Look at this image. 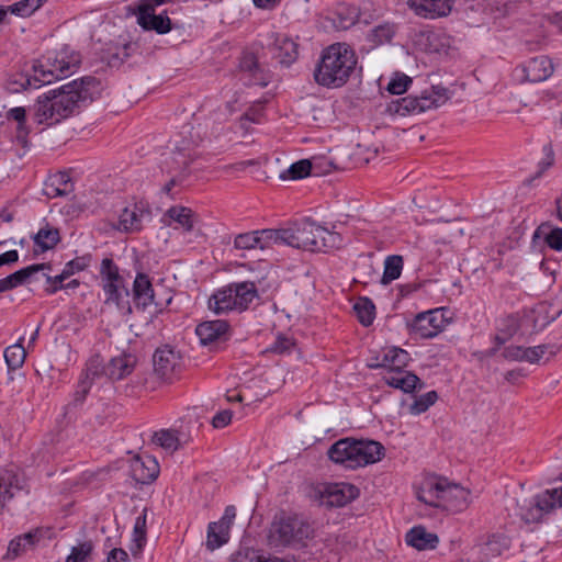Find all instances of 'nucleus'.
Instances as JSON below:
<instances>
[{
    "instance_id": "1",
    "label": "nucleus",
    "mask_w": 562,
    "mask_h": 562,
    "mask_svg": "<svg viewBox=\"0 0 562 562\" xmlns=\"http://www.w3.org/2000/svg\"><path fill=\"white\" fill-rule=\"evenodd\" d=\"M101 90V81L95 77L72 80L59 89L38 95L34 104V119L38 124L59 123L71 115L80 102L92 101L99 97Z\"/></svg>"
},
{
    "instance_id": "2",
    "label": "nucleus",
    "mask_w": 562,
    "mask_h": 562,
    "mask_svg": "<svg viewBox=\"0 0 562 562\" xmlns=\"http://www.w3.org/2000/svg\"><path fill=\"white\" fill-rule=\"evenodd\" d=\"M358 57L346 43H334L323 49L314 69L315 81L325 88L345 86L356 70Z\"/></svg>"
},
{
    "instance_id": "3",
    "label": "nucleus",
    "mask_w": 562,
    "mask_h": 562,
    "mask_svg": "<svg viewBox=\"0 0 562 562\" xmlns=\"http://www.w3.org/2000/svg\"><path fill=\"white\" fill-rule=\"evenodd\" d=\"M417 499L428 506L459 513L471 503V492L445 477L425 479L416 490Z\"/></svg>"
},
{
    "instance_id": "4",
    "label": "nucleus",
    "mask_w": 562,
    "mask_h": 562,
    "mask_svg": "<svg viewBox=\"0 0 562 562\" xmlns=\"http://www.w3.org/2000/svg\"><path fill=\"white\" fill-rule=\"evenodd\" d=\"M328 458L347 469H357L375 463L384 456V447L373 440L344 438L328 449Z\"/></svg>"
},
{
    "instance_id": "5",
    "label": "nucleus",
    "mask_w": 562,
    "mask_h": 562,
    "mask_svg": "<svg viewBox=\"0 0 562 562\" xmlns=\"http://www.w3.org/2000/svg\"><path fill=\"white\" fill-rule=\"evenodd\" d=\"M342 243L340 234L328 231L312 221H303L292 227L291 247L310 251H328L339 248Z\"/></svg>"
},
{
    "instance_id": "6",
    "label": "nucleus",
    "mask_w": 562,
    "mask_h": 562,
    "mask_svg": "<svg viewBox=\"0 0 562 562\" xmlns=\"http://www.w3.org/2000/svg\"><path fill=\"white\" fill-rule=\"evenodd\" d=\"M80 58L76 53H69L61 49L53 54H47L36 61L33 66V80L42 85H49L55 80H60L72 75L79 67ZM37 88V86H34Z\"/></svg>"
},
{
    "instance_id": "7",
    "label": "nucleus",
    "mask_w": 562,
    "mask_h": 562,
    "mask_svg": "<svg viewBox=\"0 0 562 562\" xmlns=\"http://www.w3.org/2000/svg\"><path fill=\"white\" fill-rule=\"evenodd\" d=\"M257 296V286L254 282L231 283L211 295L209 308L215 314H223L229 311L243 312L248 308L249 304Z\"/></svg>"
},
{
    "instance_id": "8",
    "label": "nucleus",
    "mask_w": 562,
    "mask_h": 562,
    "mask_svg": "<svg viewBox=\"0 0 562 562\" xmlns=\"http://www.w3.org/2000/svg\"><path fill=\"white\" fill-rule=\"evenodd\" d=\"M562 507V486L548 488L530 498L517 502V515L526 524H538L542 519Z\"/></svg>"
},
{
    "instance_id": "9",
    "label": "nucleus",
    "mask_w": 562,
    "mask_h": 562,
    "mask_svg": "<svg viewBox=\"0 0 562 562\" xmlns=\"http://www.w3.org/2000/svg\"><path fill=\"white\" fill-rule=\"evenodd\" d=\"M449 100L448 91L440 86H432L424 90L420 95H407L393 102L391 110L396 114L406 116L424 113L437 109Z\"/></svg>"
},
{
    "instance_id": "10",
    "label": "nucleus",
    "mask_w": 562,
    "mask_h": 562,
    "mask_svg": "<svg viewBox=\"0 0 562 562\" xmlns=\"http://www.w3.org/2000/svg\"><path fill=\"white\" fill-rule=\"evenodd\" d=\"M101 286L105 294V304H115L120 307L121 300L128 297L130 291L117 265L111 258H104L100 267Z\"/></svg>"
},
{
    "instance_id": "11",
    "label": "nucleus",
    "mask_w": 562,
    "mask_h": 562,
    "mask_svg": "<svg viewBox=\"0 0 562 562\" xmlns=\"http://www.w3.org/2000/svg\"><path fill=\"white\" fill-rule=\"evenodd\" d=\"M311 525L297 516H288L273 524L271 539L279 546L299 543L311 538Z\"/></svg>"
},
{
    "instance_id": "12",
    "label": "nucleus",
    "mask_w": 562,
    "mask_h": 562,
    "mask_svg": "<svg viewBox=\"0 0 562 562\" xmlns=\"http://www.w3.org/2000/svg\"><path fill=\"white\" fill-rule=\"evenodd\" d=\"M316 498L327 507H342L359 496V488L350 483L325 484L317 488Z\"/></svg>"
},
{
    "instance_id": "13",
    "label": "nucleus",
    "mask_w": 562,
    "mask_h": 562,
    "mask_svg": "<svg viewBox=\"0 0 562 562\" xmlns=\"http://www.w3.org/2000/svg\"><path fill=\"white\" fill-rule=\"evenodd\" d=\"M155 373L166 381H171L182 369V357L175 348L165 345L156 349L153 356Z\"/></svg>"
},
{
    "instance_id": "14",
    "label": "nucleus",
    "mask_w": 562,
    "mask_h": 562,
    "mask_svg": "<svg viewBox=\"0 0 562 562\" xmlns=\"http://www.w3.org/2000/svg\"><path fill=\"white\" fill-rule=\"evenodd\" d=\"M447 325L441 310H430L419 313L409 324L411 333L422 339L436 337Z\"/></svg>"
},
{
    "instance_id": "15",
    "label": "nucleus",
    "mask_w": 562,
    "mask_h": 562,
    "mask_svg": "<svg viewBox=\"0 0 562 562\" xmlns=\"http://www.w3.org/2000/svg\"><path fill=\"white\" fill-rule=\"evenodd\" d=\"M236 517V508L229 505L218 521L209 524L206 548L211 551L218 549L229 540V531Z\"/></svg>"
},
{
    "instance_id": "16",
    "label": "nucleus",
    "mask_w": 562,
    "mask_h": 562,
    "mask_svg": "<svg viewBox=\"0 0 562 562\" xmlns=\"http://www.w3.org/2000/svg\"><path fill=\"white\" fill-rule=\"evenodd\" d=\"M22 488L23 476L16 467L0 469V514Z\"/></svg>"
},
{
    "instance_id": "17",
    "label": "nucleus",
    "mask_w": 562,
    "mask_h": 562,
    "mask_svg": "<svg viewBox=\"0 0 562 562\" xmlns=\"http://www.w3.org/2000/svg\"><path fill=\"white\" fill-rule=\"evenodd\" d=\"M150 216L149 209L143 203H133L122 210L119 216V229L125 233L138 232L143 221Z\"/></svg>"
},
{
    "instance_id": "18",
    "label": "nucleus",
    "mask_w": 562,
    "mask_h": 562,
    "mask_svg": "<svg viewBox=\"0 0 562 562\" xmlns=\"http://www.w3.org/2000/svg\"><path fill=\"white\" fill-rule=\"evenodd\" d=\"M131 475L140 484H149L155 481L159 474V464L150 456H136L131 460Z\"/></svg>"
},
{
    "instance_id": "19",
    "label": "nucleus",
    "mask_w": 562,
    "mask_h": 562,
    "mask_svg": "<svg viewBox=\"0 0 562 562\" xmlns=\"http://www.w3.org/2000/svg\"><path fill=\"white\" fill-rule=\"evenodd\" d=\"M229 324L224 319L205 321L195 328L202 345H210L216 341L226 340L229 336Z\"/></svg>"
},
{
    "instance_id": "20",
    "label": "nucleus",
    "mask_w": 562,
    "mask_h": 562,
    "mask_svg": "<svg viewBox=\"0 0 562 562\" xmlns=\"http://www.w3.org/2000/svg\"><path fill=\"white\" fill-rule=\"evenodd\" d=\"M525 80L529 82H542L549 79L553 71L554 66L552 60L544 55L530 58L522 66Z\"/></svg>"
},
{
    "instance_id": "21",
    "label": "nucleus",
    "mask_w": 562,
    "mask_h": 562,
    "mask_svg": "<svg viewBox=\"0 0 562 562\" xmlns=\"http://www.w3.org/2000/svg\"><path fill=\"white\" fill-rule=\"evenodd\" d=\"M409 8L419 16H446L452 9L453 0H408Z\"/></svg>"
},
{
    "instance_id": "22",
    "label": "nucleus",
    "mask_w": 562,
    "mask_h": 562,
    "mask_svg": "<svg viewBox=\"0 0 562 562\" xmlns=\"http://www.w3.org/2000/svg\"><path fill=\"white\" fill-rule=\"evenodd\" d=\"M328 166L327 169L317 170L318 161H311L310 159H301L294 164H292L286 170L281 172L280 178L282 180H299L303 179L307 176H321L323 173H328L333 169L331 161H325Z\"/></svg>"
},
{
    "instance_id": "23",
    "label": "nucleus",
    "mask_w": 562,
    "mask_h": 562,
    "mask_svg": "<svg viewBox=\"0 0 562 562\" xmlns=\"http://www.w3.org/2000/svg\"><path fill=\"white\" fill-rule=\"evenodd\" d=\"M137 363V358L132 353H121L110 360L105 367V374L111 380H122L130 375Z\"/></svg>"
},
{
    "instance_id": "24",
    "label": "nucleus",
    "mask_w": 562,
    "mask_h": 562,
    "mask_svg": "<svg viewBox=\"0 0 562 562\" xmlns=\"http://www.w3.org/2000/svg\"><path fill=\"white\" fill-rule=\"evenodd\" d=\"M45 269H50L49 263H35L22 268L8 277L0 279V293L18 288L19 285L24 284L27 280L34 276L35 273L43 271Z\"/></svg>"
},
{
    "instance_id": "25",
    "label": "nucleus",
    "mask_w": 562,
    "mask_h": 562,
    "mask_svg": "<svg viewBox=\"0 0 562 562\" xmlns=\"http://www.w3.org/2000/svg\"><path fill=\"white\" fill-rule=\"evenodd\" d=\"M45 535V530L36 528L26 533H23L10 541L8 547V555L16 558L30 549H33Z\"/></svg>"
},
{
    "instance_id": "26",
    "label": "nucleus",
    "mask_w": 562,
    "mask_h": 562,
    "mask_svg": "<svg viewBox=\"0 0 562 562\" xmlns=\"http://www.w3.org/2000/svg\"><path fill=\"white\" fill-rule=\"evenodd\" d=\"M405 541L408 546L417 550H432L438 543V536L434 532L427 531L424 526H415L409 529L405 536Z\"/></svg>"
},
{
    "instance_id": "27",
    "label": "nucleus",
    "mask_w": 562,
    "mask_h": 562,
    "mask_svg": "<svg viewBox=\"0 0 562 562\" xmlns=\"http://www.w3.org/2000/svg\"><path fill=\"white\" fill-rule=\"evenodd\" d=\"M383 381L395 389L402 390L405 393L413 392L417 386L422 389L423 384L420 379L408 371H387L383 375Z\"/></svg>"
},
{
    "instance_id": "28",
    "label": "nucleus",
    "mask_w": 562,
    "mask_h": 562,
    "mask_svg": "<svg viewBox=\"0 0 562 562\" xmlns=\"http://www.w3.org/2000/svg\"><path fill=\"white\" fill-rule=\"evenodd\" d=\"M132 292L137 307L145 310L154 303L155 294L153 284L146 273L139 272L136 274Z\"/></svg>"
},
{
    "instance_id": "29",
    "label": "nucleus",
    "mask_w": 562,
    "mask_h": 562,
    "mask_svg": "<svg viewBox=\"0 0 562 562\" xmlns=\"http://www.w3.org/2000/svg\"><path fill=\"white\" fill-rule=\"evenodd\" d=\"M273 58L289 66L297 58V44L286 36H277L272 46Z\"/></svg>"
},
{
    "instance_id": "30",
    "label": "nucleus",
    "mask_w": 562,
    "mask_h": 562,
    "mask_svg": "<svg viewBox=\"0 0 562 562\" xmlns=\"http://www.w3.org/2000/svg\"><path fill=\"white\" fill-rule=\"evenodd\" d=\"M74 190V186L66 172H58L48 178L44 184V194L49 198L66 196Z\"/></svg>"
},
{
    "instance_id": "31",
    "label": "nucleus",
    "mask_w": 562,
    "mask_h": 562,
    "mask_svg": "<svg viewBox=\"0 0 562 562\" xmlns=\"http://www.w3.org/2000/svg\"><path fill=\"white\" fill-rule=\"evenodd\" d=\"M259 249L270 248L273 245H286L291 247L292 227L280 229H259Z\"/></svg>"
},
{
    "instance_id": "32",
    "label": "nucleus",
    "mask_w": 562,
    "mask_h": 562,
    "mask_svg": "<svg viewBox=\"0 0 562 562\" xmlns=\"http://www.w3.org/2000/svg\"><path fill=\"white\" fill-rule=\"evenodd\" d=\"M409 353L401 348L393 347L384 352L382 362L369 364L370 368H387L389 371H398L407 366Z\"/></svg>"
},
{
    "instance_id": "33",
    "label": "nucleus",
    "mask_w": 562,
    "mask_h": 562,
    "mask_svg": "<svg viewBox=\"0 0 562 562\" xmlns=\"http://www.w3.org/2000/svg\"><path fill=\"white\" fill-rule=\"evenodd\" d=\"M25 117H26V110L23 106L12 108L7 112V119L13 120L16 122L14 139L23 148L29 147V134H30V130L26 126Z\"/></svg>"
},
{
    "instance_id": "34",
    "label": "nucleus",
    "mask_w": 562,
    "mask_h": 562,
    "mask_svg": "<svg viewBox=\"0 0 562 562\" xmlns=\"http://www.w3.org/2000/svg\"><path fill=\"white\" fill-rule=\"evenodd\" d=\"M153 441L168 452L177 451L186 441L183 435L176 429H160L153 436Z\"/></svg>"
},
{
    "instance_id": "35",
    "label": "nucleus",
    "mask_w": 562,
    "mask_h": 562,
    "mask_svg": "<svg viewBox=\"0 0 562 562\" xmlns=\"http://www.w3.org/2000/svg\"><path fill=\"white\" fill-rule=\"evenodd\" d=\"M519 329L518 318L515 315H509L503 321V327L498 329V333L494 337L496 347H494L490 353L494 355L501 346L508 341Z\"/></svg>"
},
{
    "instance_id": "36",
    "label": "nucleus",
    "mask_w": 562,
    "mask_h": 562,
    "mask_svg": "<svg viewBox=\"0 0 562 562\" xmlns=\"http://www.w3.org/2000/svg\"><path fill=\"white\" fill-rule=\"evenodd\" d=\"M23 340L24 338L21 337L18 342L4 350V359L9 370L20 369L25 362L26 351L23 347Z\"/></svg>"
},
{
    "instance_id": "37",
    "label": "nucleus",
    "mask_w": 562,
    "mask_h": 562,
    "mask_svg": "<svg viewBox=\"0 0 562 562\" xmlns=\"http://www.w3.org/2000/svg\"><path fill=\"white\" fill-rule=\"evenodd\" d=\"M509 547V540L502 533L491 535L484 542L482 550L486 558H495L501 555Z\"/></svg>"
},
{
    "instance_id": "38",
    "label": "nucleus",
    "mask_w": 562,
    "mask_h": 562,
    "mask_svg": "<svg viewBox=\"0 0 562 562\" xmlns=\"http://www.w3.org/2000/svg\"><path fill=\"white\" fill-rule=\"evenodd\" d=\"M403 270V257L398 255L387 256L384 261V271L381 283L386 285L400 278Z\"/></svg>"
},
{
    "instance_id": "39",
    "label": "nucleus",
    "mask_w": 562,
    "mask_h": 562,
    "mask_svg": "<svg viewBox=\"0 0 562 562\" xmlns=\"http://www.w3.org/2000/svg\"><path fill=\"white\" fill-rule=\"evenodd\" d=\"M353 310L357 314L359 322L363 326H370L375 317V306L371 300L363 297L360 299L355 305Z\"/></svg>"
},
{
    "instance_id": "40",
    "label": "nucleus",
    "mask_w": 562,
    "mask_h": 562,
    "mask_svg": "<svg viewBox=\"0 0 562 562\" xmlns=\"http://www.w3.org/2000/svg\"><path fill=\"white\" fill-rule=\"evenodd\" d=\"M167 215L179 223L186 232L193 229L194 213L191 209L184 206H172L167 211Z\"/></svg>"
},
{
    "instance_id": "41",
    "label": "nucleus",
    "mask_w": 562,
    "mask_h": 562,
    "mask_svg": "<svg viewBox=\"0 0 562 562\" xmlns=\"http://www.w3.org/2000/svg\"><path fill=\"white\" fill-rule=\"evenodd\" d=\"M59 239V232L56 228H42L34 237L35 245L38 246L42 251L54 248Z\"/></svg>"
},
{
    "instance_id": "42",
    "label": "nucleus",
    "mask_w": 562,
    "mask_h": 562,
    "mask_svg": "<svg viewBox=\"0 0 562 562\" xmlns=\"http://www.w3.org/2000/svg\"><path fill=\"white\" fill-rule=\"evenodd\" d=\"M146 543V514L136 518L134 530H133V547L131 551L133 555L139 553Z\"/></svg>"
},
{
    "instance_id": "43",
    "label": "nucleus",
    "mask_w": 562,
    "mask_h": 562,
    "mask_svg": "<svg viewBox=\"0 0 562 562\" xmlns=\"http://www.w3.org/2000/svg\"><path fill=\"white\" fill-rule=\"evenodd\" d=\"M240 68L243 71L250 72L252 75V79H250V85H257L261 87H266L268 85L266 77L261 74L259 69L258 63L252 55L245 56L240 61Z\"/></svg>"
},
{
    "instance_id": "44",
    "label": "nucleus",
    "mask_w": 562,
    "mask_h": 562,
    "mask_svg": "<svg viewBox=\"0 0 562 562\" xmlns=\"http://www.w3.org/2000/svg\"><path fill=\"white\" fill-rule=\"evenodd\" d=\"M559 349L560 348L557 345H539L526 348L525 361L537 363L546 353L555 356Z\"/></svg>"
},
{
    "instance_id": "45",
    "label": "nucleus",
    "mask_w": 562,
    "mask_h": 562,
    "mask_svg": "<svg viewBox=\"0 0 562 562\" xmlns=\"http://www.w3.org/2000/svg\"><path fill=\"white\" fill-rule=\"evenodd\" d=\"M47 0H21L9 7L11 13L20 16H29L40 9Z\"/></svg>"
},
{
    "instance_id": "46",
    "label": "nucleus",
    "mask_w": 562,
    "mask_h": 562,
    "mask_svg": "<svg viewBox=\"0 0 562 562\" xmlns=\"http://www.w3.org/2000/svg\"><path fill=\"white\" fill-rule=\"evenodd\" d=\"M437 392L429 391L414 401V403L409 407V412L413 415H419L422 413H425L431 405H434L437 402Z\"/></svg>"
},
{
    "instance_id": "47",
    "label": "nucleus",
    "mask_w": 562,
    "mask_h": 562,
    "mask_svg": "<svg viewBox=\"0 0 562 562\" xmlns=\"http://www.w3.org/2000/svg\"><path fill=\"white\" fill-rule=\"evenodd\" d=\"M258 231L238 234L234 239V246L241 250H251L259 248Z\"/></svg>"
},
{
    "instance_id": "48",
    "label": "nucleus",
    "mask_w": 562,
    "mask_h": 562,
    "mask_svg": "<svg viewBox=\"0 0 562 562\" xmlns=\"http://www.w3.org/2000/svg\"><path fill=\"white\" fill-rule=\"evenodd\" d=\"M138 50V44L137 43H126L122 47L117 48L115 53L111 55L109 58V64L112 67L120 66L123 64L130 56L135 54Z\"/></svg>"
},
{
    "instance_id": "49",
    "label": "nucleus",
    "mask_w": 562,
    "mask_h": 562,
    "mask_svg": "<svg viewBox=\"0 0 562 562\" xmlns=\"http://www.w3.org/2000/svg\"><path fill=\"white\" fill-rule=\"evenodd\" d=\"M93 551L91 541H83L71 548L70 554L67 557L66 562H88L90 554Z\"/></svg>"
},
{
    "instance_id": "50",
    "label": "nucleus",
    "mask_w": 562,
    "mask_h": 562,
    "mask_svg": "<svg viewBox=\"0 0 562 562\" xmlns=\"http://www.w3.org/2000/svg\"><path fill=\"white\" fill-rule=\"evenodd\" d=\"M90 261H91L90 255L76 257L75 259L68 261L63 269L64 277L69 278L72 274H75L76 272L86 270L90 266Z\"/></svg>"
},
{
    "instance_id": "51",
    "label": "nucleus",
    "mask_w": 562,
    "mask_h": 562,
    "mask_svg": "<svg viewBox=\"0 0 562 562\" xmlns=\"http://www.w3.org/2000/svg\"><path fill=\"white\" fill-rule=\"evenodd\" d=\"M412 79L406 75L393 78L387 85V91L392 94H402L406 92Z\"/></svg>"
},
{
    "instance_id": "52",
    "label": "nucleus",
    "mask_w": 562,
    "mask_h": 562,
    "mask_svg": "<svg viewBox=\"0 0 562 562\" xmlns=\"http://www.w3.org/2000/svg\"><path fill=\"white\" fill-rule=\"evenodd\" d=\"M67 279L68 277H64L63 271L55 277L46 274V282L48 285L45 288V292L47 294H55L57 291L64 289V281Z\"/></svg>"
},
{
    "instance_id": "53",
    "label": "nucleus",
    "mask_w": 562,
    "mask_h": 562,
    "mask_svg": "<svg viewBox=\"0 0 562 562\" xmlns=\"http://www.w3.org/2000/svg\"><path fill=\"white\" fill-rule=\"evenodd\" d=\"M105 372V368L103 367L102 360L99 356H94L90 358L86 368V378H94L100 375L102 372Z\"/></svg>"
},
{
    "instance_id": "54",
    "label": "nucleus",
    "mask_w": 562,
    "mask_h": 562,
    "mask_svg": "<svg viewBox=\"0 0 562 562\" xmlns=\"http://www.w3.org/2000/svg\"><path fill=\"white\" fill-rule=\"evenodd\" d=\"M546 243L551 249L562 250V228H552L546 235Z\"/></svg>"
},
{
    "instance_id": "55",
    "label": "nucleus",
    "mask_w": 562,
    "mask_h": 562,
    "mask_svg": "<svg viewBox=\"0 0 562 562\" xmlns=\"http://www.w3.org/2000/svg\"><path fill=\"white\" fill-rule=\"evenodd\" d=\"M526 348L521 346H509L503 351V357L510 361H525Z\"/></svg>"
},
{
    "instance_id": "56",
    "label": "nucleus",
    "mask_w": 562,
    "mask_h": 562,
    "mask_svg": "<svg viewBox=\"0 0 562 562\" xmlns=\"http://www.w3.org/2000/svg\"><path fill=\"white\" fill-rule=\"evenodd\" d=\"M373 36L378 43L390 42L394 36V30L391 25H379L373 30Z\"/></svg>"
},
{
    "instance_id": "57",
    "label": "nucleus",
    "mask_w": 562,
    "mask_h": 562,
    "mask_svg": "<svg viewBox=\"0 0 562 562\" xmlns=\"http://www.w3.org/2000/svg\"><path fill=\"white\" fill-rule=\"evenodd\" d=\"M233 417V413L229 409H225L215 414L212 419V425L214 428H224L226 427Z\"/></svg>"
},
{
    "instance_id": "58",
    "label": "nucleus",
    "mask_w": 562,
    "mask_h": 562,
    "mask_svg": "<svg viewBox=\"0 0 562 562\" xmlns=\"http://www.w3.org/2000/svg\"><path fill=\"white\" fill-rule=\"evenodd\" d=\"M259 555L255 551L239 550L232 557V562H257Z\"/></svg>"
},
{
    "instance_id": "59",
    "label": "nucleus",
    "mask_w": 562,
    "mask_h": 562,
    "mask_svg": "<svg viewBox=\"0 0 562 562\" xmlns=\"http://www.w3.org/2000/svg\"><path fill=\"white\" fill-rule=\"evenodd\" d=\"M91 386V382L89 379H83L78 383L77 390L74 394V401L76 403H82L86 398V395L88 394Z\"/></svg>"
},
{
    "instance_id": "60",
    "label": "nucleus",
    "mask_w": 562,
    "mask_h": 562,
    "mask_svg": "<svg viewBox=\"0 0 562 562\" xmlns=\"http://www.w3.org/2000/svg\"><path fill=\"white\" fill-rule=\"evenodd\" d=\"M292 347V341L286 337H279L270 347V351L274 353H283Z\"/></svg>"
},
{
    "instance_id": "61",
    "label": "nucleus",
    "mask_w": 562,
    "mask_h": 562,
    "mask_svg": "<svg viewBox=\"0 0 562 562\" xmlns=\"http://www.w3.org/2000/svg\"><path fill=\"white\" fill-rule=\"evenodd\" d=\"M108 562H128V554L125 550L115 548L108 554Z\"/></svg>"
},
{
    "instance_id": "62",
    "label": "nucleus",
    "mask_w": 562,
    "mask_h": 562,
    "mask_svg": "<svg viewBox=\"0 0 562 562\" xmlns=\"http://www.w3.org/2000/svg\"><path fill=\"white\" fill-rule=\"evenodd\" d=\"M19 260L16 250H9L0 255V267L8 263H13Z\"/></svg>"
},
{
    "instance_id": "63",
    "label": "nucleus",
    "mask_w": 562,
    "mask_h": 562,
    "mask_svg": "<svg viewBox=\"0 0 562 562\" xmlns=\"http://www.w3.org/2000/svg\"><path fill=\"white\" fill-rule=\"evenodd\" d=\"M543 153H544L546 158L543 159L542 164L544 165L546 168H549L554 162V151H553L552 146L546 145L543 147Z\"/></svg>"
},
{
    "instance_id": "64",
    "label": "nucleus",
    "mask_w": 562,
    "mask_h": 562,
    "mask_svg": "<svg viewBox=\"0 0 562 562\" xmlns=\"http://www.w3.org/2000/svg\"><path fill=\"white\" fill-rule=\"evenodd\" d=\"M252 2L259 9L271 10L276 8L281 0H252Z\"/></svg>"
}]
</instances>
